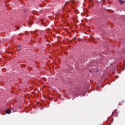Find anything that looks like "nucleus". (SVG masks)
Masks as SVG:
<instances>
[{
	"instance_id": "obj_7",
	"label": "nucleus",
	"mask_w": 125,
	"mask_h": 125,
	"mask_svg": "<svg viewBox=\"0 0 125 125\" xmlns=\"http://www.w3.org/2000/svg\"><path fill=\"white\" fill-rule=\"evenodd\" d=\"M19 47H20V46H19Z\"/></svg>"
},
{
	"instance_id": "obj_3",
	"label": "nucleus",
	"mask_w": 125,
	"mask_h": 125,
	"mask_svg": "<svg viewBox=\"0 0 125 125\" xmlns=\"http://www.w3.org/2000/svg\"><path fill=\"white\" fill-rule=\"evenodd\" d=\"M99 58H100V59H102V57H103V55H99Z\"/></svg>"
},
{
	"instance_id": "obj_5",
	"label": "nucleus",
	"mask_w": 125,
	"mask_h": 125,
	"mask_svg": "<svg viewBox=\"0 0 125 125\" xmlns=\"http://www.w3.org/2000/svg\"><path fill=\"white\" fill-rule=\"evenodd\" d=\"M120 1V2H121V1H122V0H119Z\"/></svg>"
},
{
	"instance_id": "obj_6",
	"label": "nucleus",
	"mask_w": 125,
	"mask_h": 125,
	"mask_svg": "<svg viewBox=\"0 0 125 125\" xmlns=\"http://www.w3.org/2000/svg\"><path fill=\"white\" fill-rule=\"evenodd\" d=\"M90 72L91 73V72H92V71H91V70H90Z\"/></svg>"
},
{
	"instance_id": "obj_2",
	"label": "nucleus",
	"mask_w": 125,
	"mask_h": 125,
	"mask_svg": "<svg viewBox=\"0 0 125 125\" xmlns=\"http://www.w3.org/2000/svg\"><path fill=\"white\" fill-rule=\"evenodd\" d=\"M69 4V2H66L65 5H64V7H66V5H68Z\"/></svg>"
},
{
	"instance_id": "obj_8",
	"label": "nucleus",
	"mask_w": 125,
	"mask_h": 125,
	"mask_svg": "<svg viewBox=\"0 0 125 125\" xmlns=\"http://www.w3.org/2000/svg\"><path fill=\"white\" fill-rule=\"evenodd\" d=\"M110 65H112V63H110Z\"/></svg>"
},
{
	"instance_id": "obj_1",
	"label": "nucleus",
	"mask_w": 125,
	"mask_h": 125,
	"mask_svg": "<svg viewBox=\"0 0 125 125\" xmlns=\"http://www.w3.org/2000/svg\"><path fill=\"white\" fill-rule=\"evenodd\" d=\"M6 114H10V110H9V109H7V110H6Z\"/></svg>"
},
{
	"instance_id": "obj_4",
	"label": "nucleus",
	"mask_w": 125,
	"mask_h": 125,
	"mask_svg": "<svg viewBox=\"0 0 125 125\" xmlns=\"http://www.w3.org/2000/svg\"><path fill=\"white\" fill-rule=\"evenodd\" d=\"M120 2L122 4H125V1H121Z\"/></svg>"
}]
</instances>
